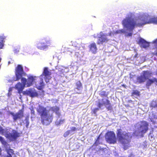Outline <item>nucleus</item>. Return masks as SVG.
Segmentation results:
<instances>
[{"label": "nucleus", "instance_id": "3", "mask_svg": "<svg viewBox=\"0 0 157 157\" xmlns=\"http://www.w3.org/2000/svg\"><path fill=\"white\" fill-rule=\"evenodd\" d=\"M36 111L41 117V121L42 124L47 126L50 124L53 120V116L48 114L46 107L39 105Z\"/></svg>", "mask_w": 157, "mask_h": 157}, {"label": "nucleus", "instance_id": "37", "mask_svg": "<svg viewBox=\"0 0 157 157\" xmlns=\"http://www.w3.org/2000/svg\"><path fill=\"white\" fill-rule=\"evenodd\" d=\"M137 56H138V54L137 53H136L135 55H134V58H137Z\"/></svg>", "mask_w": 157, "mask_h": 157}, {"label": "nucleus", "instance_id": "43", "mask_svg": "<svg viewBox=\"0 0 157 157\" xmlns=\"http://www.w3.org/2000/svg\"><path fill=\"white\" fill-rule=\"evenodd\" d=\"M154 42L155 43H157V39L156 40H155L154 41ZM156 48H157V45H156Z\"/></svg>", "mask_w": 157, "mask_h": 157}, {"label": "nucleus", "instance_id": "4", "mask_svg": "<svg viewBox=\"0 0 157 157\" xmlns=\"http://www.w3.org/2000/svg\"><path fill=\"white\" fill-rule=\"evenodd\" d=\"M15 74L16 76V79L15 81H18L21 79L22 85L25 86L26 85L27 79L25 78L22 77L23 76H25L26 74L21 65H18L15 68Z\"/></svg>", "mask_w": 157, "mask_h": 157}, {"label": "nucleus", "instance_id": "23", "mask_svg": "<svg viewBox=\"0 0 157 157\" xmlns=\"http://www.w3.org/2000/svg\"><path fill=\"white\" fill-rule=\"evenodd\" d=\"M40 85L37 87L36 88L39 90H41L44 88V84L43 82V80L41 79L39 83Z\"/></svg>", "mask_w": 157, "mask_h": 157}, {"label": "nucleus", "instance_id": "18", "mask_svg": "<svg viewBox=\"0 0 157 157\" xmlns=\"http://www.w3.org/2000/svg\"><path fill=\"white\" fill-rule=\"evenodd\" d=\"M147 79L148 80L146 84L147 87L149 88V87L155 82L157 83V78H153L152 79H148L147 78Z\"/></svg>", "mask_w": 157, "mask_h": 157}, {"label": "nucleus", "instance_id": "14", "mask_svg": "<svg viewBox=\"0 0 157 157\" xmlns=\"http://www.w3.org/2000/svg\"><path fill=\"white\" fill-rule=\"evenodd\" d=\"M109 40L106 37V35L102 33L98 37L97 43L98 44H102L104 42H107Z\"/></svg>", "mask_w": 157, "mask_h": 157}, {"label": "nucleus", "instance_id": "21", "mask_svg": "<svg viewBox=\"0 0 157 157\" xmlns=\"http://www.w3.org/2000/svg\"><path fill=\"white\" fill-rule=\"evenodd\" d=\"M150 107L152 109L157 107V102L156 100H153L150 104ZM154 118L157 119V116L154 115Z\"/></svg>", "mask_w": 157, "mask_h": 157}, {"label": "nucleus", "instance_id": "11", "mask_svg": "<svg viewBox=\"0 0 157 157\" xmlns=\"http://www.w3.org/2000/svg\"><path fill=\"white\" fill-rule=\"evenodd\" d=\"M20 136V134L16 131L13 130V133H7L6 134V138L9 139L10 140L13 141L14 140L18 137Z\"/></svg>", "mask_w": 157, "mask_h": 157}, {"label": "nucleus", "instance_id": "6", "mask_svg": "<svg viewBox=\"0 0 157 157\" xmlns=\"http://www.w3.org/2000/svg\"><path fill=\"white\" fill-rule=\"evenodd\" d=\"M152 75V73L149 71H143L142 75L137 77L136 82L140 84L143 83L147 79V77H150Z\"/></svg>", "mask_w": 157, "mask_h": 157}, {"label": "nucleus", "instance_id": "16", "mask_svg": "<svg viewBox=\"0 0 157 157\" xmlns=\"http://www.w3.org/2000/svg\"><path fill=\"white\" fill-rule=\"evenodd\" d=\"M89 48V51L93 54H96L97 52L98 48L95 42L91 43L88 46Z\"/></svg>", "mask_w": 157, "mask_h": 157}, {"label": "nucleus", "instance_id": "13", "mask_svg": "<svg viewBox=\"0 0 157 157\" xmlns=\"http://www.w3.org/2000/svg\"><path fill=\"white\" fill-rule=\"evenodd\" d=\"M51 72L48 71V67H44V69L41 75V76H44L45 81L47 82V80L48 79V81L50 79V77L51 75Z\"/></svg>", "mask_w": 157, "mask_h": 157}, {"label": "nucleus", "instance_id": "24", "mask_svg": "<svg viewBox=\"0 0 157 157\" xmlns=\"http://www.w3.org/2000/svg\"><path fill=\"white\" fill-rule=\"evenodd\" d=\"M76 89L78 90H81L82 89V84L80 81H78L75 83Z\"/></svg>", "mask_w": 157, "mask_h": 157}, {"label": "nucleus", "instance_id": "40", "mask_svg": "<svg viewBox=\"0 0 157 157\" xmlns=\"http://www.w3.org/2000/svg\"><path fill=\"white\" fill-rule=\"evenodd\" d=\"M153 54L157 56V52H155Z\"/></svg>", "mask_w": 157, "mask_h": 157}, {"label": "nucleus", "instance_id": "30", "mask_svg": "<svg viewBox=\"0 0 157 157\" xmlns=\"http://www.w3.org/2000/svg\"><path fill=\"white\" fill-rule=\"evenodd\" d=\"M5 132V130L2 127H0V134H3Z\"/></svg>", "mask_w": 157, "mask_h": 157}, {"label": "nucleus", "instance_id": "36", "mask_svg": "<svg viewBox=\"0 0 157 157\" xmlns=\"http://www.w3.org/2000/svg\"><path fill=\"white\" fill-rule=\"evenodd\" d=\"M29 121L26 122V128H28L29 125Z\"/></svg>", "mask_w": 157, "mask_h": 157}, {"label": "nucleus", "instance_id": "47", "mask_svg": "<svg viewBox=\"0 0 157 157\" xmlns=\"http://www.w3.org/2000/svg\"><path fill=\"white\" fill-rule=\"evenodd\" d=\"M1 151H2V150H1V148L0 147V155L1 154Z\"/></svg>", "mask_w": 157, "mask_h": 157}, {"label": "nucleus", "instance_id": "34", "mask_svg": "<svg viewBox=\"0 0 157 157\" xmlns=\"http://www.w3.org/2000/svg\"><path fill=\"white\" fill-rule=\"evenodd\" d=\"M71 130L72 132L75 131L76 130V128L74 127H72L71 128Z\"/></svg>", "mask_w": 157, "mask_h": 157}, {"label": "nucleus", "instance_id": "5", "mask_svg": "<svg viewBox=\"0 0 157 157\" xmlns=\"http://www.w3.org/2000/svg\"><path fill=\"white\" fill-rule=\"evenodd\" d=\"M51 43V40L49 39L44 38L36 43V47L39 49L44 50L48 48Z\"/></svg>", "mask_w": 157, "mask_h": 157}, {"label": "nucleus", "instance_id": "32", "mask_svg": "<svg viewBox=\"0 0 157 157\" xmlns=\"http://www.w3.org/2000/svg\"><path fill=\"white\" fill-rule=\"evenodd\" d=\"M31 113L32 115H35V112L33 109V108H32L31 109Z\"/></svg>", "mask_w": 157, "mask_h": 157}, {"label": "nucleus", "instance_id": "19", "mask_svg": "<svg viewBox=\"0 0 157 157\" xmlns=\"http://www.w3.org/2000/svg\"><path fill=\"white\" fill-rule=\"evenodd\" d=\"M25 87V86L22 85V84L20 82H18L15 86V88L17 90L19 94H21L22 92Z\"/></svg>", "mask_w": 157, "mask_h": 157}, {"label": "nucleus", "instance_id": "17", "mask_svg": "<svg viewBox=\"0 0 157 157\" xmlns=\"http://www.w3.org/2000/svg\"><path fill=\"white\" fill-rule=\"evenodd\" d=\"M36 77L33 76H29L27 79V82L26 83V86L29 87L32 86L35 80Z\"/></svg>", "mask_w": 157, "mask_h": 157}, {"label": "nucleus", "instance_id": "20", "mask_svg": "<svg viewBox=\"0 0 157 157\" xmlns=\"http://www.w3.org/2000/svg\"><path fill=\"white\" fill-rule=\"evenodd\" d=\"M50 109L52 111L55 112L56 115L60 116V113L59 112V107L57 106L51 107L50 108Z\"/></svg>", "mask_w": 157, "mask_h": 157}, {"label": "nucleus", "instance_id": "41", "mask_svg": "<svg viewBox=\"0 0 157 157\" xmlns=\"http://www.w3.org/2000/svg\"><path fill=\"white\" fill-rule=\"evenodd\" d=\"M4 157H12V156L11 155H7L5 156Z\"/></svg>", "mask_w": 157, "mask_h": 157}, {"label": "nucleus", "instance_id": "15", "mask_svg": "<svg viewBox=\"0 0 157 157\" xmlns=\"http://www.w3.org/2000/svg\"><path fill=\"white\" fill-rule=\"evenodd\" d=\"M137 43L140 47L144 48H146L149 46V43L141 38L139 39Z\"/></svg>", "mask_w": 157, "mask_h": 157}, {"label": "nucleus", "instance_id": "7", "mask_svg": "<svg viewBox=\"0 0 157 157\" xmlns=\"http://www.w3.org/2000/svg\"><path fill=\"white\" fill-rule=\"evenodd\" d=\"M139 126L137 130L139 133L144 134L148 130L149 123L146 121H142L139 122Z\"/></svg>", "mask_w": 157, "mask_h": 157}, {"label": "nucleus", "instance_id": "29", "mask_svg": "<svg viewBox=\"0 0 157 157\" xmlns=\"http://www.w3.org/2000/svg\"><path fill=\"white\" fill-rule=\"evenodd\" d=\"M70 131V130H68L64 134L63 136L64 137H66L69 134Z\"/></svg>", "mask_w": 157, "mask_h": 157}, {"label": "nucleus", "instance_id": "2", "mask_svg": "<svg viewBox=\"0 0 157 157\" xmlns=\"http://www.w3.org/2000/svg\"><path fill=\"white\" fill-rule=\"evenodd\" d=\"M117 136L118 141L123 146V149L126 150L130 146V143L132 136L129 132L123 131L121 129L117 130Z\"/></svg>", "mask_w": 157, "mask_h": 157}, {"label": "nucleus", "instance_id": "45", "mask_svg": "<svg viewBox=\"0 0 157 157\" xmlns=\"http://www.w3.org/2000/svg\"><path fill=\"white\" fill-rule=\"evenodd\" d=\"M100 136H99L97 138V139L96 141H97V140H99V139Z\"/></svg>", "mask_w": 157, "mask_h": 157}, {"label": "nucleus", "instance_id": "26", "mask_svg": "<svg viewBox=\"0 0 157 157\" xmlns=\"http://www.w3.org/2000/svg\"><path fill=\"white\" fill-rule=\"evenodd\" d=\"M6 151L8 155H12L14 154V151L12 149L10 148L6 149Z\"/></svg>", "mask_w": 157, "mask_h": 157}, {"label": "nucleus", "instance_id": "12", "mask_svg": "<svg viewBox=\"0 0 157 157\" xmlns=\"http://www.w3.org/2000/svg\"><path fill=\"white\" fill-rule=\"evenodd\" d=\"M24 95H28L31 97H38V94L37 92L35 90H33L32 89H29L28 90H26L23 92Z\"/></svg>", "mask_w": 157, "mask_h": 157}, {"label": "nucleus", "instance_id": "9", "mask_svg": "<svg viewBox=\"0 0 157 157\" xmlns=\"http://www.w3.org/2000/svg\"><path fill=\"white\" fill-rule=\"evenodd\" d=\"M9 114L13 116L14 121H16L17 120H20L24 117V108H23L16 113L10 112Z\"/></svg>", "mask_w": 157, "mask_h": 157}, {"label": "nucleus", "instance_id": "31", "mask_svg": "<svg viewBox=\"0 0 157 157\" xmlns=\"http://www.w3.org/2000/svg\"><path fill=\"white\" fill-rule=\"evenodd\" d=\"M99 108H94L93 110V113L94 114H96L97 112L99 110Z\"/></svg>", "mask_w": 157, "mask_h": 157}, {"label": "nucleus", "instance_id": "8", "mask_svg": "<svg viewBox=\"0 0 157 157\" xmlns=\"http://www.w3.org/2000/svg\"><path fill=\"white\" fill-rule=\"evenodd\" d=\"M105 138L106 141L109 144H114L117 142L116 135L113 131H108L105 135Z\"/></svg>", "mask_w": 157, "mask_h": 157}, {"label": "nucleus", "instance_id": "28", "mask_svg": "<svg viewBox=\"0 0 157 157\" xmlns=\"http://www.w3.org/2000/svg\"><path fill=\"white\" fill-rule=\"evenodd\" d=\"M0 141L3 144H5L6 143V141L4 140V138L1 136H0Z\"/></svg>", "mask_w": 157, "mask_h": 157}, {"label": "nucleus", "instance_id": "42", "mask_svg": "<svg viewBox=\"0 0 157 157\" xmlns=\"http://www.w3.org/2000/svg\"><path fill=\"white\" fill-rule=\"evenodd\" d=\"M12 88L10 87L9 88V92L11 91H12Z\"/></svg>", "mask_w": 157, "mask_h": 157}, {"label": "nucleus", "instance_id": "33", "mask_svg": "<svg viewBox=\"0 0 157 157\" xmlns=\"http://www.w3.org/2000/svg\"><path fill=\"white\" fill-rule=\"evenodd\" d=\"M25 121L26 122L29 121V116H27L26 117L25 119Z\"/></svg>", "mask_w": 157, "mask_h": 157}, {"label": "nucleus", "instance_id": "44", "mask_svg": "<svg viewBox=\"0 0 157 157\" xmlns=\"http://www.w3.org/2000/svg\"><path fill=\"white\" fill-rule=\"evenodd\" d=\"M112 33V32H110L109 33V36H111V35Z\"/></svg>", "mask_w": 157, "mask_h": 157}, {"label": "nucleus", "instance_id": "25", "mask_svg": "<svg viewBox=\"0 0 157 157\" xmlns=\"http://www.w3.org/2000/svg\"><path fill=\"white\" fill-rule=\"evenodd\" d=\"M99 95L101 97H105L107 98H108V93L105 91H101L99 94Z\"/></svg>", "mask_w": 157, "mask_h": 157}, {"label": "nucleus", "instance_id": "1", "mask_svg": "<svg viewBox=\"0 0 157 157\" xmlns=\"http://www.w3.org/2000/svg\"><path fill=\"white\" fill-rule=\"evenodd\" d=\"M157 24V17H150L149 16L135 17L134 13H130L122 21V24L127 30H133L135 27H141L148 24Z\"/></svg>", "mask_w": 157, "mask_h": 157}, {"label": "nucleus", "instance_id": "27", "mask_svg": "<svg viewBox=\"0 0 157 157\" xmlns=\"http://www.w3.org/2000/svg\"><path fill=\"white\" fill-rule=\"evenodd\" d=\"M132 96L136 95L137 96H139L140 95V92L137 90H134L132 93Z\"/></svg>", "mask_w": 157, "mask_h": 157}, {"label": "nucleus", "instance_id": "22", "mask_svg": "<svg viewBox=\"0 0 157 157\" xmlns=\"http://www.w3.org/2000/svg\"><path fill=\"white\" fill-rule=\"evenodd\" d=\"M6 39V37L4 36V35H2L1 36H0V48L2 49L3 48L4 45V42H5V41L4 40Z\"/></svg>", "mask_w": 157, "mask_h": 157}, {"label": "nucleus", "instance_id": "35", "mask_svg": "<svg viewBox=\"0 0 157 157\" xmlns=\"http://www.w3.org/2000/svg\"><path fill=\"white\" fill-rule=\"evenodd\" d=\"M64 121V120H60L59 121V124L63 123Z\"/></svg>", "mask_w": 157, "mask_h": 157}, {"label": "nucleus", "instance_id": "38", "mask_svg": "<svg viewBox=\"0 0 157 157\" xmlns=\"http://www.w3.org/2000/svg\"><path fill=\"white\" fill-rule=\"evenodd\" d=\"M128 157H135L134 155L132 154H131L128 156Z\"/></svg>", "mask_w": 157, "mask_h": 157}, {"label": "nucleus", "instance_id": "39", "mask_svg": "<svg viewBox=\"0 0 157 157\" xmlns=\"http://www.w3.org/2000/svg\"><path fill=\"white\" fill-rule=\"evenodd\" d=\"M132 33H129L127 34V36H132Z\"/></svg>", "mask_w": 157, "mask_h": 157}, {"label": "nucleus", "instance_id": "10", "mask_svg": "<svg viewBox=\"0 0 157 157\" xmlns=\"http://www.w3.org/2000/svg\"><path fill=\"white\" fill-rule=\"evenodd\" d=\"M104 99L102 98L101 100L102 103L99 102L98 103L97 106L99 108H101L102 106L104 105L106 107V109L108 110H113V107L110 103V101L108 98L105 99L104 101Z\"/></svg>", "mask_w": 157, "mask_h": 157}, {"label": "nucleus", "instance_id": "46", "mask_svg": "<svg viewBox=\"0 0 157 157\" xmlns=\"http://www.w3.org/2000/svg\"><path fill=\"white\" fill-rule=\"evenodd\" d=\"M2 112H1V111H0V115H2Z\"/></svg>", "mask_w": 157, "mask_h": 157}]
</instances>
